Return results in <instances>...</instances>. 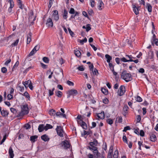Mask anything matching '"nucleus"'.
<instances>
[{
    "mask_svg": "<svg viewBox=\"0 0 158 158\" xmlns=\"http://www.w3.org/2000/svg\"><path fill=\"white\" fill-rule=\"evenodd\" d=\"M21 111L19 112L17 117H22L25 114L29 113V109L28 105L27 104L22 105L21 106Z\"/></svg>",
    "mask_w": 158,
    "mask_h": 158,
    "instance_id": "1",
    "label": "nucleus"
},
{
    "mask_svg": "<svg viewBox=\"0 0 158 158\" xmlns=\"http://www.w3.org/2000/svg\"><path fill=\"white\" fill-rule=\"evenodd\" d=\"M121 77L126 82H128L132 80L131 75L127 73L126 71H123L122 73Z\"/></svg>",
    "mask_w": 158,
    "mask_h": 158,
    "instance_id": "2",
    "label": "nucleus"
},
{
    "mask_svg": "<svg viewBox=\"0 0 158 158\" xmlns=\"http://www.w3.org/2000/svg\"><path fill=\"white\" fill-rule=\"evenodd\" d=\"M55 73L57 75V77L59 79H62L64 77L63 71L61 69H57L55 71Z\"/></svg>",
    "mask_w": 158,
    "mask_h": 158,
    "instance_id": "3",
    "label": "nucleus"
},
{
    "mask_svg": "<svg viewBox=\"0 0 158 158\" xmlns=\"http://www.w3.org/2000/svg\"><path fill=\"white\" fill-rule=\"evenodd\" d=\"M56 130L58 135L61 137H63L65 133L61 127L57 126Z\"/></svg>",
    "mask_w": 158,
    "mask_h": 158,
    "instance_id": "4",
    "label": "nucleus"
},
{
    "mask_svg": "<svg viewBox=\"0 0 158 158\" xmlns=\"http://www.w3.org/2000/svg\"><path fill=\"white\" fill-rule=\"evenodd\" d=\"M125 92V86L123 85H121L118 91L117 94L119 96H122L123 95Z\"/></svg>",
    "mask_w": 158,
    "mask_h": 158,
    "instance_id": "5",
    "label": "nucleus"
},
{
    "mask_svg": "<svg viewBox=\"0 0 158 158\" xmlns=\"http://www.w3.org/2000/svg\"><path fill=\"white\" fill-rule=\"evenodd\" d=\"M67 94H68L67 95V98H69L71 95H76L77 94V91L75 89H72L68 91Z\"/></svg>",
    "mask_w": 158,
    "mask_h": 158,
    "instance_id": "6",
    "label": "nucleus"
},
{
    "mask_svg": "<svg viewBox=\"0 0 158 158\" xmlns=\"http://www.w3.org/2000/svg\"><path fill=\"white\" fill-rule=\"evenodd\" d=\"M96 118L99 120V119H103L105 118V114L103 111H102L100 113L97 114L95 116Z\"/></svg>",
    "mask_w": 158,
    "mask_h": 158,
    "instance_id": "7",
    "label": "nucleus"
},
{
    "mask_svg": "<svg viewBox=\"0 0 158 158\" xmlns=\"http://www.w3.org/2000/svg\"><path fill=\"white\" fill-rule=\"evenodd\" d=\"M46 25L48 27H52L53 26V23L52 19L49 18L46 21Z\"/></svg>",
    "mask_w": 158,
    "mask_h": 158,
    "instance_id": "8",
    "label": "nucleus"
},
{
    "mask_svg": "<svg viewBox=\"0 0 158 158\" xmlns=\"http://www.w3.org/2000/svg\"><path fill=\"white\" fill-rule=\"evenodd\" d=\"M52 17L56 21L59 20V17L57 10H55L53 11Z\"/></svg>",
    "mask_w": 158,
    "mask_h": 158,
    "instance_id": "9",
    "label": "nucleus"
},
{
    "mask_svg": "<svg viewBox=\"0 0 158 158\" xmlns=\"http://www.w3.org/2000/svg\"><path fill=\"white\" fill-rule=\"evenodd\" d=\"M62 143V145L64 146V149H67L70 147V144L67 140H65L63 141Z\"/></svg>",
    "mask_w": 158,
    "mask_h": 158,
    "instance_id": "10",
    "label": "nucleus"
},
{
    "mask_svg": "<svg viewBox=\"0 0 158 158\" xmlns=\"http://www.w3.org/2000/svg\"><path fill=\"white\" fill-rule=\"evenodd\" d=\"M103 7L104 4L102 1L101 0H99L98 5V9L100 10H101Z\"/></svg>",
    "mask_w": 158,
    "mask_h": 158,
    "instance_id": "11",
    "label": "nucleus"
},
{
    "mask_svg": "<svg viewBox=\"0 0 158 158\" xmlns=\"http://www.w3.org/2000/svg\"><path fill=\"white\" fill-rule=\"evenodd\" d=\"M74 53L76 56L78 57H80L81 55V53L80 51L77 49H76L74 50Z\"/></svg>",
    "mask_w": 158,
    "mask_h": 158,
    "instance_id": "12",
    "label": "nucleus"
},
{
    "mask_svg": "<svg viewBox=\"0 0 158 158\" xmlns=\"http://www.w3.org/2000/svg\"><path fill=\"white\" fill-rule=\"evenodd\" d=\"M13 152L12 148L11 147H10L9 149V154L10 158H13L14 155Z\"/></svg>",
    "mask_w": 158,
    "mask_h": 158,
    "instance_id": "13",
    "label": "nucleus"
},
{
    "mask_svg": "<svg viewBox=\"0 0 158 158\" xmlns=\"http://www.w3.org/2000/svg\"><path fill=\"white\" fill-rule=\"evenodd\" d=\"M126 58L127 59V60H129V62H132L133 61V59H135V58L134 57L132 56L131 55H126L125 56Z\"/></svg>",
    "mask_w": 158,
    "mask_h": 158,
    "instance_id": "14",
    "label": "nucleus"
},
{
    "mask_svg": "<svg viewBox=\"0 0 158 158\" xmlns=\"http://www.w3.org/2000/svg\"><path fill=\"white\" fill-rule=\"evenodd\" d=\"M45 127L44 124H40L38 127V130L39 132H42L44 130H45Z\"/></svg>",
    "mask_w": 158,
    "mask_h": 158,
    "instance_id": "15",
    "label": "nucleus"
},
{
    "mask_svg": "<svg viewBox=\"0 0 158 158\" xmlns=\"http://www.w3.org/2000/svg\"><path fill=\"white\" fill-rule=\"evenodd\" d=\"M2 116L6 117L9 114L8 112L6 110H3L0 112Z\"/></svg>",
    "mask_w": 158,
    "mask_h": 158,
    "instance_id": "16",
    "label": "nucleus"
},
{
    "mask_svg": "<svg viewBox=\"0 0 158 158\" xmlns=\"http://www.w3.org/2000/svg\"><path fill=\"white\" fill-rule=\"evenodd\" d=\"M32 35V33L30 32L27 35V44H29L31 42V37Z\"/></svg>",
    "mask_w": 158,
    "mask_h": 158,
    "instance_id": "17",
    "label": "nucleus"
},
{
    "mask_svg": "<svg viewBox=\"0 0 158 158\" xmlns=\"http://www.w3.org/2000/svg\"><path fill=\"white\" fill-rule=\"evenodd\" d=\"M81 123H79L81 127L84 129H87V126L86 124L84 122L83 120L81 121Z\"/></svg>",
    "mask_w": 158,
    "mask_h": 158,
    "instance_id": "18",
    "label": "nucleus"
},
{
    "mask_svg": "<svg viewBox=\"0 0 158 158\" xmlns=\"http://www.w3.org/2000/svg\"><path fill=\"white\" fill-rule=\"evenodd\" d=\"M91 147H89V148L90 150H94L95 153H97V155L98 156V151L97 149V148L94 146H91Z\"/></svg>",
    "mask_w": 158,
    "mask_h": 158,
    "instance_id": "19",
    "label": "nucleus"
},
{
    "mask_svg": "<svg viewBox=\"0 0 158 158\" xmlns=\"http://www.w3.org/2000/svg\"><path fill=\"white\" fill-rule=\"evenodd\" d=\"M31 81L30 80H28L27 81H23L22 83L25 86L26 88L28 87V86L31 83Z\"/></svg>",
    "mask_w": 158,
    "mask_h": 158,
    "instance_id": "20",
    "label": "nucleus"
},
{
    "mask_svg": "<svg viewBox=\"0 0 158 158\" xmlns=\"http://www.w3.org/2000/svg\"><path fill=\"white\" fill-rule=\"evenodd\" d=\"M56 116L59 117H63L65 118L66 117V115L65 114L62 113L60 112H57L56 113Z\"/></svg>",
    "mask_w": 158,
    "mask_h": 158,
    "instance_id": "21",
    "label": "nucleus"
},
{
    "mask_svg": "<svg viewBox=\"0 0 158 158\" xmlns=\"http://www.w3.org/2000/svg\"><path fill=\"white\" fill-rule=\"evenodd\" d=\"M41 139L45 141H47L49 140V139L46 135H44L41 136Z\"/></svg>",
    "mask_w": 158,
    "mask_h": 158,
    "instance_id": "22",
    "label": "nucleus"
},
{
    "mask_svg": "<svg viewBox=\"0 0 158 158\" xmlns=\"http://www.w3.org/2000/svg\"><path fill=\"white\" fill-rule=\"evenodd\" d=\"M147 9L148 11L149 12H151L152 11V6L150 4L148 3L146 4V6Z\"/></svg>",
    "mask_w": 158,
    "mask_h": 158,
    "instance_id": "23",
    "label": "nucleus"
},
{
    "mask_svg": "<svg viewBox=\"0 0 158 158\" xmlns=\"http://www.w3.org/2000/svg\"><path fill=\"white\" fill-rule=\"evenodd\" d=\"M148 58L150 59H153L154 57V53L153 51H151L148 53Z\"/></svg>",
    "mask_w": 158,
    "mask_h": 158,
    "instance_id": "24",
    "label": "nucleus"
},
{
    "mask_svg": "<svg viewBox=\"0 0 158 158\" xmlns=\"http://www.w3.org/2000/svg\"><path fill=\"white\" fill-rule=\"evenodd\" d=\"M133 8L135 14L137 15L139 14L138 7H137L135 5H133Z\"/></svg>",
    "mask_w": 158,
    "mask_h": 158,
    "instance_id": "25",
    "label": "nucleus"
},
{
    "mask_svg": "<svg viewBox=\"0 0 158 158\" xmlns=\"http://www.w3.org/2000/svg\"><path fill=\"white\" fill-rule=\"evenodd\" d=\"M152 33L153 34V35L152 38L151 40V42L152 45L153 46H154V43H153V41H154L155 40H156L157 39L156 38V36L155 34L154 33L153 31H152Z\"/></svg>",
    "mask_w": 158,
    "mask_h": 158,
    "instance_id": "26",
    "label": "nucleus"
},
{
    "mask_svg": "<svg viewBox=\"0 0 158 158\" xmlns=\"http://www.w3.org/2000/svg\"><path fill=\"white\" fill-rule=\"evenodd\" d=\"M150 138L151 141L155 142L156 139V137L155 135L152 134L150 136Z\"/></svg>",
    "mask_w": 158,
    "mask_h": 158,
    "instance_id": "27",
    "label": "nucleus"
},
{
    "mask_svg": "<svg viewBox=\"0 0 158 158\" xmlns=\"http://www.w3.org/2000/svg\"><path fill=\"white\" fill-rule=\"evenodd\" d=\"M105 57L107 59V62L109 63H110V60L112 59V57H111L108 54H106L105 55Z\"/></svg>",
    "mask_w": 158,
    "mask_h": 158,
    "instance_id": "28",
    "label": "nucleus"
},
{
    "mask_svg": "<svg viewBox=\"0 0 158 158\" xmlns=\"http://www.w3.org/2000/svg\"><path fill=\"white\" fill-rule=\"evenodd\" d=\"M38 136L37 135L32 136L30 137L31 141L33 142H35L37 139Z\"/></svg>",
    "mask_w": 158,
    "mask_h": 158,
    "instance_id": "29",
    "label": "nucleus"
},
{
    "mask_svg": "<svg viewBox=\"0 0 158 158\" xmlns=\"http://www.w3.org/2000/svg\"><path fill=\"white\" fill-rule=\"evenodd\" d=\"M19 39H17L14 42L11 44L10 46H11L12 47H13L17 46L19 43Z\"/></svg>",
    "mask_w": 158,
    "mask_h": 158,
    "instance_id": "30",
    "label": "nucleus"
},
{
    "mask_svg": "<svg viewBox=\"0 0 158 158\" xmlns=\"http://www.w3.org/2000/svg\"><path fill=\"white\" fill-rule=\"evenodd\" d=\"M54 90H55V88H53L52 89H49L48 90V91H49V96H51L52 95H53V94H54L53 91Z\"/></svg>",
    "mask_w": 158,
    "mask_h": 158,
    "instance_id": "31",
    "label": "nucleus"
},
{
    "mask_svg": "<svg viewBox=\"0 0 158 158\" xmlns=\"http://www.w3.org/2000/svg\"><path fill=\"white\" fill-rule=\"evenodd\" d=\"M49 114L51 116H53L56 114V111L53 109H51L49 111Z\"/></svg>",
    "mask_w": 158,
    "mask_h": 158,
    "instance_id": "32",
    "label": "nucleus"
},
{
    "mask_svg": "<svg viewBox=\"0 0 158 158\" xmlns=\"http://www.w3.org/2000/svg\"><path fill=\"white\" fill-rule=\"evenodd\" d=\"M45 127V130L47 131L49 129H51L52 128V126L50 124H47Z\"/></svg>",
    "mask_w": 158,
    "mask_h": 158,
    "instance_id": "33",
    "label": "nucleus"
},
{
    "mask_svg": "<svg viewBox=\"0 0 158 158\" xmlns=\"http://www.w3.org/2000/svg\"><path fill=\"white\" fill-rule=\"evenodd\" d=\"M68 12L66 10H64V15L63 16V18L64 19H66L67 18Z\"/></svg>",
    "mask_w": 158,
    "mask_h": 158,
    "instance_id": "34",
    "label": "nucleus"
},
{
    "mask_svg": "<svg viewBox=\"0 0 158 158\" xmlns=\"http://www.w3.org/2000/svg\"><path fill=\"white\" fill-rule=\"evenodd\" d=\"M97 141L96 140H95L93 142H90L89 144L90 146H94V145H97Z\"/></svg>",
    "mask_w": 158,
    "mask_h": 158,
    "instance_id": "35",
    "label": "nucleus"
},
{
    "mask_svg": "<svg viewBox=\"0 0 158 158\" xmlns=\"http://www.w3.org/2000/svg\"><path fill=\"white\" fill-rule=\"evenodd\" d=\"M129 107L127 105H125L123 108L124 113L126 114L127 111Z\"/></svg>",
    "mask_w": 158,
    "mask_h": 158,
    "instance_id": "36",
    "label": "nucleus"
},
{
    "mask_svg": "<svg viewBox=\"0 0 158 158\" xmlns=\"http://www.w3.org/2000/svg\"><path fill=\"white\" fill-rule=\"evenodd\" d=\"M118 150H115L114 152L113 156L114 158H118Z\"/></svg>",
    "mask_w": 158,
    "mask_h": 158,
    "instance_id": "37",
    "label": "nucleus"
},
{
    "mask_svg": "<svg viewBox=\"0 0 158 158\" xmlns=\"http://www.w3.org/2000/svg\"><path fill=\"white\" fill-rule=\"evenodd\" d=\"M101 91L102 93L105 95H107L108 94V91L107 89L102 88L101 89Z\"/></svg>",
    "mask_w": 158,
    "mask_h": 158,
    "instance_id": "38",
    "label": "nucleus"
},
{
    "mask_svg": "<svg viewBox=\"0 0 158 158\" xmlns=\"http://www.w3.org/2000/svg\"><path fill=\"white\" fill-rule=\"evenodd\" d=\"M17 2L18 3L19 7L22 9L23 6L22 1L20 0H17Z\"/></svg>",
    "mask_w": 158,
    "mask_h": 158,
    "instance_id": "39",
    "label": "nucleus"
},
{
    "mask_svg": "<svg viewBox=\"0 0 158 158\" xmlns=\"http://www.w3.org/2000/svg\"><path fill=\"white\" fill-rule=\"evenodd\" d=\"M109 66L110 67V69L111 71H114V65L112 63H109Z\"/></svg>",
    "mask_w": 158,
    "mask_h": 158,
    "instance_id": "40",
    "label": "nucleus"
},
{
    "mask_svg": "<svg viewBox=\"0 0 158 158\" xmlns=\"http://www.w3.org/2000/svg\"><path fill=\"white\" fill-rule=\"evenodd\" d=\"M106 122L110 125H111L113 123V120L110 118H108L106 120Z\"/></svg>",
    "mask_w": 158,
    "mask_h": 158,
    "instance_id": "41",
    "label": "nucleus"
},
{
    "mask_svg": "<svg viewBox=\"0 0 158 158\" xmlns=\"http://www.w3.org/2000/svg\"><path fill=\"white\" fill-rule=\"evenodd\" d=\"M43 61L46 63H48L49 62V60L48 58L46 57H44L43 58Z\"/></svg>",
    "mask_w": 158,
    "mask_h": 158,
    "instance_id": "42",
    "label": "nucleus"
},
{
    "mask_svg": "<svg viewBox=\"0 0 158 158\" xmlns=\"http://www.w3.org/2000/svg\"><path fill=\"white\" fill-rule=\"evenodd\" d=\"M116 120L118 123H121L122 122L123 119L121 117H118L116 118Z\"/></svg>",
    "mask_w": 158,
    "mask_h": 158,
    "instance_id": "43",
    "label": "nucleus"
},
{
    "mask_svg": "<svg viewBox=\"0 0 158 158\" xmlns=\"http://www.w3.org/2000/svg\"><path fill=\"white\" fill-rule=\"evenodd\" d=\"M11 8L9 7L8 10V11L7 13L8 14H9V15H11V14L13 13L12 8Z\"/></svg>",
    "mask_w": 158,
    "mask_h": 158,
    "instance_id": "44",
    "label": "nucleus"
},
{
    "mask_svg": "<svg viewBox=\"0 0 158 158\" xmlns=\"http://www.w3.org/2000/svg\"><path fill=\"white\" fill-rule=\"evenodd\" d=\"M90 25L89 24H88L86 25V30L87 32H88L91 29V28L90 27Z\"/></svg>",
    "mask_w": 158,
    "mask_h": 158,
    "instance_id": "45",
    "label": "nucleus"
},
{
    "mask_svg": "<svg viewBox=\"0 0 158 158\" xmlns=\"http://www.w3.org/2000/svg\"><path fill=\"white\" fill-rule=\"evenodd\" d=\"M77 118L79 120H80V121H78V123H81V121L82 120L83 118L81 115H79L77 116Z\"/></svg>",
    "mask_w": 158,
    "mask_h": 158,
    "instance_id": "46",
    "label": "nucleus"
},
{
    "mask_svg": "<svg viewBox=\"0 0 158 158\" xmlns=\"http://www.w3.org/2000/svg\"><path fill=\"white\" fill-rule=\"evenodd\" d=\"M23 95L25 96V97L27 98H30L29 94L27 91H26Z\"/></svg>",
    "mask_w": 158,
    "mask_h": 158,
    "instance_id": "47",
    "label": "nucleus"
},
{
    "mask_svg": "<svg viewBox=\"0 0 158 158\" xmlns=\"http://www.w3.org/2000/svg\"><path fill=\"white\" fill-rule=\"evenodd\" d=\"M126 58V57H123L122 58H120V60H121V61L123 62H129V60H127V59Z\"/></svg>",
    "mask_w": 158,
    "mask_h": 158,
    "instance_id": "48",
    "label": "nucleus"
},
{
    "mask_svg": "<svg viewBox=\"0 0 158 158\" xmlns=\"http://www.w3.org/2000/svg\"><path fill=\"white\" fill-rule=\"evenodd\" d=\"M8 2H9L10 4V7L13 8L14 6V3L13 1H8Z\"/></svg>",
    "mask_w": 158,
    "mask_h": 158,
    "instance_id": "49",
    "label": "nucleus"
},
{
    "mask_svg": "<svg viewBox=\"0 0 158 158\" xmlns=\"http://www.w3.org/2000/svg\"><path fill=\"white\" fill-rule=\"evenodd\" d=\"M87 41V39L86 38H85L83 40H80V43L82 44H83L84 43H86Z\"/></svg>",
    "mask_w": 158,
    "mask_h": 158,
    "instance_id": "50",
    "label": "nucleus"
},
{
    "mask_svg": "<svg viewBox=\"0 0 158 158\" xmlns=\"http://www.w3.org/2000/svg\"><path fill=\"white\" fill-rule=\"evenodd\" d=\"M123 142L127 143H128V142L127 137L126 135H124L123 137Z\"/></svg>",
    "mask_w": 158,
    "mask_h": 158,
    "instance_id": "51",
    "label": "nucleus"
},
{
    "mask_svg": "<svg viewBox=\"0 0 158 158\" xmlns=\"http://www.w3.org/2000/svg\"><path fill=\"white\" fill-rule=\"evenodd\" d=\"M115 60L116 62L118 64H119L120 63V61H121L120 58L118 57H116L115 58Z\"/></svg>",
    "mask_w": 158,
    "mask_h": 158,
    "instance_id": "52",
    "label": "nucleus"
},
{
    "mask_svg": "<svg viewBox=\"0 0 158 158\" xmlns=\"http://www.w3.org/2000/svg\"><path fill=\"white\" fill-rule=\"evenodd\" d=\"M10 110L14 114H16L17 112L16 110L13 108H11Z\"/></svg>",
    "mask_w": 158,
    "mask_h": 158,
    "instance_id": "53",
    "label": "nucleus"
},
{
    "mask_svg": "<svg viewBox=\"0 0 158 158\" xmlns=\"http://www.w3.org/2000/svg\"><path fill=\"white\" fill-rule=\"evenodd\" d=\"M93 74L94 75H97L98 74V70L95 68L94 70L92 71Z\"/></svg>",
    "mask_w": 158,
    "mask_h": 158,
    "instance_id": "54",
    "label": "nucleus"
},
{
    "mask_svg": "<svg viewBox=\"0 0 158 158\" xmlns=\"http://www.w3.org/2000/svg\"><path fill=\"white\" fill-rule=\"evenodd\" d=\"M136 100L137 102H141L142 101V99L140 97L137 96L136 98Z\"/></svg>",
    "mask_w": 158,
    "mask_h": 158,
    "instance_id": "55",
    "label": "nucleus"
},
{
    "mask_svg": "<svg viewBox=\"0 0 158 158\" xmlns=\"http://www.w3.org/2000/svg\"><path fill=\"white\" fill-rule=\"evenodd\" d=\"M68 30L70 35L72 37H73V35H74V33L71 30V29L69 28H68Z\"/></svg>",
    "mask_w": 158,
    "mask_h": 158,
    "instance_id": "56",
    "label": "nucleus"
},
{
    "mask_svg": "<svg viewBox=\"0 0 158 158\" xmlns=\"http://www.w3.org/2000/svg\"><path fill=\"white\" fill-rule=\"evenodd\" d=\"M77 69L80 71H83L84 70V68H83L82 65L78 67Z\"/></svg>",
    "mask_w": 158,
    "mask_h": 158,
    "instance_id": "57",
    "label": "nucleus"
},
{
    "mask_svg": "<svg viewBox=\"0 0 158 158\" xmlns=\"http://www.w3.org/2000/svg\"><path fill=\"white\" fill-rule=\"evenodd\" d=\"M33 16V12L32 11H31L29 15V19H32V17Z\"/></svg>",
    "mask_w": 158,
    "mask_h": 158,
    "instance_id": "58",
    "label": "nucleus"
},
{
    "mask_svg": "<svg viewBox=\"0 0 158 158\" xmlns=\"http://www.w3.org/2000/svg\"><path fill=\"white\" fill-rule=\"evenodd\" d=\"M62 95V92L60 91H58L56 93V96L59 97H61Z\"/></svg>",
    "mask_w": 158,
    "mask_h": 158,
    "instance_id": "59",
    "label": "nucleus"
},
{
    "mask_svg": "<svg viewBox=\"0 0 158 158\" xmlns=\"http://www.w3.org/2000/svg\"><path fill=\"white\" fill-rule=\"evenodd\" d=\"M40 48V46L38 45H37L35 46V47L33 49L34 50H35L36 52Z\"/></svg>",
    "mask_w": 158,
    "mask_h": 158,
    "instance_id": "60",
    "label": "nucleus"
},
{
    "mask_svg": "<svg viewBox=\"0 0 158 158\" xmlns=\"http://www.w3.org/2000/svg\"><path fill=\"white\" fill-rule=\"evenodd\" d=\"M36 52L35 51V50H34L33 49V50L31 51V52L29 54V56H30L33 55L35 53H36Z\"/></svg>",
    "mask_w": 158,
    "mask_h": 158,
    "instance_id": "61",
    "label": "nucleus"
},
{
    "mask_svg": "<svg viewBox=\"0 0 158 158\" xmlns=\"http://www.w3.org/2000/svg\"><path fill=\"white\" fill-rule=\"evenodd\" d=\"M90 5L92 7H93L94 6V0H90Z\"/></svg>",
    "mask_w": 158,
    "mask_h": 158,
    "instance_id": "62",
    "label": "nucleus"
},
{
    "mask_svg": "<svg viewBox=\"0 0 158 158\" xmlns=\"http://www.w3.org/2000/svg\"><path fill=\"white\" fill-rule=\"evenodd\" d=\"M69 12L71 14H75V10L73 8H71Z\"/></svg>",
    "mask_w": 158,
    "mask_h": 158,
    "instance_id": "63",
    "label": "nucleus"
},
{
    "mask_svg": "<svg viewBox=\"0 0 158 158\" xmlns=\"http://www.w3.org/2000/svg\"><path fill=\"white\" fill-rule=\"evenodd\" d=\"M2 72L3 73H6L7 72V69L6 67H3L1 69Z\"/></svg>",
    "mask_w": 158,
    "mask_h": 158,
    "instance_id": "64",
    "label": "nucleus"
}]
</instances>
